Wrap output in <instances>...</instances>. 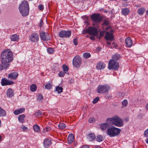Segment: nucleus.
Here are the masks:
<instances>
[{
	"label": "nucleus",
	"mask_w": 148,
	"mask_h": 148,
	"mask_svg": "<svg viewBox=\"0 0 148 148\" xmlns=\"http://www.w3.org/2000/svg\"><path fill=\"white\" fill-rule=\"evenodd\" d=\"M12 60V53L10 50L7 49L3 51L1 54L2 63L0 65V71L8 68Z\"/></svg>",
	"instance_id": "f257e3e1"
},
{
	"label": "nucleus",
	"mask_w": 148,
	"mask_h": 148,
	"mask_svg": "<svg viewBox=\"0 0 148 148\" xmlns=\"http://www.w3.org/2000/svg\"><path fill=\"white\" fill-rule=\"evenodd\" d=\"M19 9L22 16H27L29 11V5L27 1L25 0L22 1L19 6Z\"/></svg>",
	"instance_id": "f03ea898"
},
{
	"label": "nucleus",
	"mask_w": 148,
	"mask_h": 148,
	"mask_svg": "<svg viewBox=\"0 0 148 148\" xmlns=\"http://www.w3.org/2000/svg\"><path fill=\"white\" fill-rule=\"evenodd\" d=\"M109 122H111L112 124L119 127H121L123 125V120L117 116L108 118L106 120V122L109 123Z\"/></svg>",
	"instance_id": "7ed1b4c3"
},
{
	"label": "nucleus",
	"mask_w": 148,
	"mask_h": 148,
	"mask_svg": "<svg viewBox=\"0 0 148 148\" xmlns=\"http://www.w3.org/2000/svg\"><path fill=\"white\" fill-rule=\"evenodd\" d=\"M120 129L112 126L108 128L106 131L107 135L112 137L118 135L121 132Z\"/></svg>",
	"instance_id": "20e7f679"
},
{
	"label": "nucleus",
	"mask_w": 148,
	"mask_h": 148,
	"mask_svg": "<svg viewBox=\"0 0 148 148\" xmlns=\"http://www.w3.org/2000/svg\"><path fill=\"white\" fill-rule=\"evenodd\" d=\"M119 67V64L118 62L115 61L114 60L111 59L108 62V68L109 69H113L117 70Z\"/></svg>",
	"instance_id": "39448f33"
},
{
	"label": "nucleus",
	"mask_w": 148,
	"mask_h": 148,
	"mask_svg": "<svg viewBox=\"0 0 148 148\" xmlns=\"http://www.w3.org/2000/svg\"><path fill=\"white\" fill-rule=\"evenodd\" d=\"M82 63L81 58L78 56H76L73 58V66L77 68H79Z\"/></svg>",
	"instance_id": "423d86ee"
},
{
	"label": "nucleus",
	"mask_w": 148,
	"mask_h": 148,
	"mask_svg": "<svg viewBox=\"0 0 148 148\" xmlns=\"http://www.w3.org/2000/svg\"><path fill=\"white\" fill-rule=\"evenodd\" d=\"M110 87L107 85H99L97 88V92L99 93H103L107 92L110 89Z\"/></svg>",
	"instance_id": "0eeeda50"
},
{
	"label": "nucleus",
	"mask_w": 148,
	"mask_h": 148,
	"mask_svg": "<svg viewBox=\"0 0 148 148\" xmlns=\"http://www.w3.org/2000/svg\"><path fill=\"white\" fill-rule=\"evenodd\" d=\"M91 18L94 23H99L102 20L99 14H93L91 16Z\"/></svg>",
	"instance_id": "6e6552de"
},
{
	"label": "nucleus",
	"mask_w": 148,
	"mask_h": 148,
	"mask_svg": "<svg viewBox=\"0 0 148 148\" xmlns=\"http://www.w3.org/2000/svg\"><path fill=\"white\" fill-rule=\"evenodd\" d=\"M88 34L93 36H96L98 34V32L97 29L95 27H88Z\"/></svg>",
	"instance_id": "1a4fd4ad"
},
{
	"label": "nucleus",
	"mask_w": 148,
	"mask_h": 148,
	"mask_svg": "<svg viewBox=\"0 0 148 148\" xmlns=\"http://www.w3.org/2000/svg\"><path fill=\"white\" fill-rule=\"evenodd\" d=\"M71 35V32L70 31L62 30L59 34L60 37H69Z\"/></svg>",
	"instance_id": "9d476101"
},
{
	"label": "nucleus",
	"mask_w": 148,
	"mask_h": 148,
	"mask_svg": "<svg viewBox=\"0 0 148 148\" xmlns=\"http://www.w3.org/2000/svg\"><path fill=\"white\" fill-rule=\"evenodd\" d=\"M14 83V82L13 81L10 80L5 78L2 79L1 82V84L2 86L10 85Z\"/></svg>",
	"instance_id": "9b49d317"
},
{
	"label": "nucleus",
	"mask_w": 148,
	"mask_h": 148,
	"mask_svg": "<svg viewBox=\"0 0 148 148\" xmlns=\"http://www.w3.org/2000/svg\"><path fill=\"white\" fill-rule=\"evenodd\" d=\"M18 74L16 72H14L9 74L8 75V77L11 80H15L16 79L18 76Z\"/></svg>",
	"instance_id": "f8f14e48"
},
{
	"label": "nucleus",
	"mask_w": 148,
	"mask_h": 148,
	"mask_svg": "<svg viewBox=\"0 0 148 148\" xmlns=\"http://www.w3.org/2000/svg\"><path fill=\"white\" fill-rule=\"evenodd\" d=\"M43 144L45 147L48 148L51 144V140L50 139H47L44 140Z\"/></svg>",
	"instance_id": "ddd939ff"
},
{
	"label": "nucleus",
	"mask_w": 148,
	"mask_h": 148,
	"mask_svg": "<svg viewBox=\"0 0 148 148\" xmlns=\"http://www.w3.org/2000/svg\"><path fill=\"white\" fill-rule=\"evenodd\" d=\"M105 64L103 63L99 62L97 64V69L98 70L103 69L105 68Z\"/></svg>",
	"instance_id": "4468645a"
},
{
	"label": "nucleus",
	"mask_w": 148,
	"mask_h": 148,
	"mask_svg": "<svg viewBox=\"0 0 148 148\" xmlns=\"http://www.w3.org/2000/svg\"><path fill=\"white\" fill-rule=\"evenodd\" d=\"M74 137L73 134L72 133L70 134L68 138V141L69 143H72L74 140Z\"/></svg>",
	"instance_id": "2eb2a0df"
},
{
	"label": "nucleus",
	"mask_w": 148,
	"mask_h": 148,
	"mask_svg": "<svg viewBox=\"0 0 148 148\" xmlns=\"http://www.w3.org/2000/svg\"><path fill=\"white\" fill-rule=\"evenodd\" d=\"M6 94L7 96L9 97H11L14 95V92L12 89L11 88H9L7 91Z\"/></svg>",
	"instance_id": "dca6fc26"
},
{
	"label": "nucleus",
	"mask_w": 148,
	"mask_h": 148,
	"mask_svg": "<svg viewBox=\"0 0 148 148\" xmlns=\"http://www.w3.org/2000/svg\"><path fill=\"white\" fill-rule=\"evenodd\" d=\"M125 41L126 44L128 47H130L132 46V42L130 38H126Z\"/></svg>",
	"instance_id": "f3484780"
},
{
	"label": "nucleus",
	"mask_w": 148,
	"mask_h": 148,
	"mask_svg": "<svg viewBox=\"0 0 148 148\" xmlns=\"http://www.w3.org/2000/svg\"><path fill=\"white\" fill-rule=\"evenodd\" d=\"M109 126V124L106 123L101 124L100 125V128L102 131L105 130Z\"/></svg>",
	"instance_id": "a211bd4d"
},
{
	"label": "nucleus",
	"mask_w": 148,
	"mask_h": 148,
	"mask_svg": "<svg viewBox=\"0 0 148 148\" xmlns=\"http://www.w3.org/2000/svg\"><path fill=\"white\" fill-rule=\"evenodd\" d=\"M130 10L127 8H123L121 10V13L122 14L125 15H127L130 12Z\"/></svg>",
	"instance_id": "6ab92c4d"
},
{
	"label": "nucleus",
	"mask_w": 148,
	"mask_h": 148,
	"mask_svg": "<svg viewBox=\"0 0 148 148\" xmlns=\"http://www.w3.org/2000/svg\"><path fill=\"white\" fill-rule=\"evenodd\" d=\"M25 110V108H21L19 110H16L14 111V113L16 115H17L22 112H23Z\"/></svg>",
	"instance_id": "aec40b11"
},
{
	"label": "nucleus",
	"mask_w": 148,
	"mask_h": 148,
	"mask_svg": "<svg viewBox=\"0 0 148 148\" xmlns=\"http://www.w3.org/2000/svg\"><path fill=\"white\" fill-rule=\"evenodd\" d=\"M95 136L94 134H90L88 136V138L90 141H92L95 139Z\"/></svg>",
	"instance_id": "412c9836"
},
{
	"label": "nucleus",
	"mask_w": 148,
	"mask_h": 148,
	"mask_svg": "<svg viewBox=\"0 0 148 148\" xmlns=\"http://www.w3.org/2000/svg\"><path fill=\"white\" fill-rule=\"evenodd\" d=\"M121 58V56L119 54L116 53L112 56V58L114 60L117 61Z\"/></svg>",
	"instance_id": "4be33fe9"
},
{
	"label": "nucleus",
	"mask_w": 148,
	"mask_h": 148,
	"mask_svg": "<svg viewBox=\"0 0 148 148\" xmlns=\"http://www.w3.org/2000/svg\"><path fill=\"white\" fill-rule=\"evenodd\" d=\"M25 116L24 114L20 115L18 117V120L19 122L21 123H23L25 122L24 118Z\"/></svg>",
	"instance_id": "5701e85b"
},
{
	"label": "nucleus",
	"mask_w": 148,
	"mask_h": 148,
	"mask_svg": "<svg viewBox=\"0 0 148 148\" xmlns=\"http://www.w3.org/2000/svg\"><path fill=\"white\" fill-rule=\"evenodd\" d=\"M145 11V9L144 8H141L138 10V13L139 15H142Z\"/></svg>",
	"instance_id": "b1692460"
},
{
	"label": "nucleus",
	"mask_w": 148,
	"mask_h": 148,
	"mask_svg": "<svg viewBox=\"0 0 148 148\" xmlns=\"http://www.w3.org/2000/svg\"><path fill=\"white\" fill-rule=\"evenodd\" d=\"M106 41L107 44L108 45H110L111 44V42L110 41H112L114 40V38H104Z\"/></svg>",
	"instance_id": "393cba45"
},
{
	"label": "nucleus",
	"mask_w": 148,
	"mask_h": 148,
	"mask_svg": "<svg viewBox=\"0 0 148 148\" xmlns=\"http://www.w3.org/2000/svg\"><path fill=\"white\" fill-rule=\"evenodd\" d=\"M6 115V113L5 111L2 109L0 107V117H3L5 116Z\"/></svg>",
	"instance_id": "a878e982"
},
{
	"label": "nucleus",
	"mask_w": 148,
	"mask_h": 148,
	"mask_svg": "<svg viewBox=\"0 0 148 148\" xmlns=\"http://www.w3.org/2000/svg\"><path fill=\"white\" fill-rule=\"evenodd\" d=\"M103 138L101 135L97 136L96 138V140L98 142H101L103 140Z\"/></svg>",
	"instance_id": "bb28decb"
},
{
	"label": "nucleus",
	"mask_w": 148,
	"mask_h": 148,
	"mask_svg": "<svg viewBox=\"0 0 148 148\" xmlns=\"http://www.w3.org/2000/svg\"><path fill=\"white\" fill-rule=\"evenodd\" d=\"M36 88L37 87L36 85L35 84H33L30 86V90L32 92L35 91L36 90Z\"/></svg>",
	"instance_id": "cd10ccee"
},
{
	"label": "nucleus",
	"mask_w": 148,
	"mask_h": 148,
	"mask_svg": "<svg viewBox=\"0 0 148 148\" xmlns=\"http://www.w3.org/2000/svg\"><path fill=\"white\" fill-rule=\"evenodd\" d=\"M58 126L60 129L62 130L65 128L66 125L64 123H62L59 124Z\"/></svg>",
	"instance_id": "c85d7f7f"
},
{
	"label": "nucleus",
	"mask_w": 148,
	"mask_h": 148,
	"mask_svg": "<svg viewBox=\"0 0 148 148\" xmlns=\"http://www.w3.org/2000/svg\"><path fill=\"white\" fill-rule=\"evenodd\" d=\"M40 37H47L49 36V34L48 33H45L43 32H41L40 34Z\"/></svg>",
	"instance_id": "c756f323"
},
{
	"label": "nucleus",
	"mask_w": 148,
	"mask_h": 148,
	"mask_svg": "<svg viewBox=\"0 0 148 148\" xmlns=\"http://www.w3.org/2000/svg\"><path fill=\"white\" fill-rule=\"evenodd\" d=\"M90 54L88 52H85L83 54L84 57L86 59H87L90 57Z\"/></svg>",
	"instance_id": "7c9ffc66"
},
{
	"label": "nucleus",
	"mask_w": 148,
	"mask_h": 148,
	"mask_svg": "<svg viewBox=\"0 0 148 148\" xmlns=\"http://www.w3.org/2000/svg\"><path fill=\"white\" fill-rule=\"evenodd\" d=\"M33 129L36 132H38L40 130V127L37 125H34Z\"/></svg>",
	"instance_id": "2f4dec72"
},
{
	"label": "nucleus",
	"mask_w": 148,
	"mask_h": 148,
	"mask_svg": "<svg viewBox=\"0 0 148 148\" xmlns=\"http://www.w3.org/2000/svg\"><path fill=\"white\" fill-rule=\"evenodd\" d=\"M56 88V91L58 92V93H60L62 92L63 89L62 87L59 86H57Z\"/></svg>",
	"instance_id": "473e14b6"
},
{
	"label": "nucleus",
	"mask_w": 148,
	"mask_h": 148,
	"mask_svg": "<svg viewBox=\"0 0 148 148\" xmlns=\"http://www.w3.org/2000/svg\"><path fill=\"white\" fill-rule=\"evenodd\" d=\"M47 51L48 53L49 54H52L54 51V49L51 47L47 49Z\"/></svg>",
	"instance_id": "72a5a7b5"
},
{
	"label": "nucleus",
	"mask_w": 148,
	"mask_h": 148,
	"mask_svg": "<svg viewBox=\"0 0 148 148\" xmlns=\"http://www.w3.org/2000/svg\"><path fill=\"white\" fill-rule=\"evenodd\" d=\"M21 128L23 132H26L28 130V128L23 125L21 126Z\"/></svg>",
	"instance_id": "f704fd0d"
},
{
	"label": "nucleus",
	"mask_w": 148,
	"mask_h": 148,
	"mask_svg": "<svg viewBox=\"0 0 148 148\" xmlns=\"http://www.w3.org/2000/svg\"><path fill=\"white\" fill-rule=\"evenodd\" d=\"M52 85L51 83H48L46 84L45 86V88L46 89H50L52 88Z\"/></svg>",
	"instance_id": "c9c22d12"
},
{
	"label": "nucleus",
	"mask_w": 148,
	"mask_h": 148,
	"mask_svg": "<svg viewBox=\"0 0 148 148\" xmlns=\"http://www.w3.org/2000/svg\"><path fill=\"white\" fill-rule=\"evenodd\" d=\"M38 38H29V40L32 42H36L38 40Z\"/></svg>",
	"instance_id": "e433bc0d"
},
{
	"label": "nucleus",
	"mask_w": 148,
	"mask_h": 148,
	"mask_svg": "<svg viewBox=\"0 0 148 148\" xmlns=\"http://www.w3.org/2000/svg\"><path fill=\"white\" fill-rule=\"evenodd\" d=\"M43 98L42 95L41 94H39L37 96V100L40 101L43 99Z\"/></svg>",
	"instance_id": "4c0bfd02"
},
{
	"label": "nucleus",
	"mask_w": 148,
	"mask_h": 148,
	"mask_svg": "<svg viewBox=\"0 0 148 148\" xmlns=\"http://www.w3.org/2000/svg\"><path fill=\"white\" fill-rule=\"evenodd\" d=\"M127 100H124L122 102V105L123 107H125L127 105Z\"/></svg>",
	"instance_id": "58836bf2"
},
{
	"label": "nucleus",
	"mask_w": 148,
	"mask_h": 148,
	"mask_svg": "<svg viewBox=\"0 0 148 148\" xmlns=\"http://www.w3.org/2000/svg\"><path fill=\"white\" fill-rule=\"evenodd\" d=\"M105 37H113L112 34L109 32H107L106 33V35Z\"/></svg>",
	"instance_id": "ea45409f"
},
{
	"label": "nucleus",
	"mask_w": 148,
	"mask_h": 148,
	"mask_svg": "<svg viewBox=\"0 0 148 148\" xmlns=\"http://www.w3.org/2000/svg\"><path fill=\"white\" fill-rule=\"evenodd\" d=\"M89 122L91 123H93L95 121V119L94 117H91L88 120Z\"/></svg>",
	"instance_id": "a19ab883"
},
{
	"label": "nucleus",
	"mask_w": 148,
	"mask_h": 148,
	"mask_svg": "<svg viewBox=\"0 0 148 148\" xmlns=\"http://www.w3.org/2000/svg\"><path fill=\"white\" fill-rule=\"evenodd\" d=\"M144 135L145 137L146 138L148 137V129L145 130L144 133Z\"/></svg>",
	"instance_id": "79ce46f5"
},
{
	"label": "nucleus",
	"mask_w": 148,
	"mask_h": 148,
	"mask_svg": "<svg viewBox=\"0 0 148 148\" xmlns=\"http://www.w3.org/2000/svg\"><path fill=\"white\" fill-rule=\"evenodd\" d=\"M42 114L41 112V111H38V112H36L35 113V114L37 116H41L42 115Z\"/></svg>",
	"instance_id": "37998d69"
},
{
	"label": "nucleus",
	"mask_w": 148,
	"mask_h": 148,
	"mask_svg": "<svg viewBox=\"0 0 148 148\" xmlns=\"http://www.w3.org/2000/svg\"><path fill=\"white\" fill-rule=\"evenodd\" d=\"M99 97H97L95 98L93 101V103L95 104L97 103L99 101Z\"/></svg>",
	"instance_id": "c03bdc74"
},
{
	"label": "nucleus",
	"mask_w": 148,
	"mask_h": 148,
	"mask_svg": "<svg viewBox=\"0 0 148 148\" xmlns=\"http://www.w3.org/2000/svg\"><path fill=\"white\" fill-rule=\"evenodd\" d=\"M63 70L64 72L67 71L68 70V67L66 66H63Z\"/></svg>",
	"instance_id": "a18cd8bd"
},
{
	"label": "nucleus",
	"mask_w": 148,
	"mask_h": 148,
	"mask_svg": "<svg viewBox=\"0 0 148 148\" xmlns=\"http://www.w3.org/2000/svg\"><path fill=\"white\" fill-rule=\"evenodd\" d=\"M65 73L66 72L64 73V72H60L59 73V76L60 77H63L64 76Z\"/></svg>",
	"instance_id": "49530a36"
},
{
	"label": "nucleus",
	"mask_w": 148,
	"mask_h": 148,
	"mask_svg": "<svg viewBox=\"0 0 148 148\" xmlns=\"http://www.w3.org/2000/svg\"><path fill=\"white\" fill-rule=\"evenodd\" d=\"M19 38H10L11 40L14 41H18Z\"/></svg>",
	"instance_id": "de8ad7c7"
},
{
	"label": "nucleus",
	"mask_w": 148,
	"mask_h": 148,
	"mask_svg": "<svg viewBox=\"0 0 148 148\" xmlns=\"http://www.w3.org/2000/svg\"><path fill=\"white\" fill-rule=\"evenodd\" d=\"M38 8L40 10H42L44 9V6L42 5H40L38 6Z\"/></svg>",
	"instance_id": "09e8293b"
},
{
	"label": "nucleus",
	"mask_w": 148,
	"mask_h": 148,
	"mask_svg": "<svg viewBox=\"0 0 148 148\" xmlns=\"http://www.w3.org/2000/svg\"><path fill=\"white\" fill-rule=\"evenodd\" d=\"M108 24H109L108 22L107 21L105 20L104 21L103 23V24L102 25L103 26H104V25L106 26V25H108Z\"/></svg>",
	"instance_id": "8fccbe9b"
},
{
	"label": "nucleus",
	"mask_w": 148,
	"mask_h": 148,
	"mask_svg": "<svg viewBox=\"0 0 148 148\" xmlns=\"http://www.w3.org/2000/svg\"><path fill=\"white\" fill-rule=\"evenodd\" d=\"M73 42L75 45H77V39L76 38H75L73 39Z\"/></svg>",
	"instance_id": "3c124183"
},
{
	"label": "nucleus",
	"mask_w": 148,
	"mask_h": 148,
	"mask_svg": "<svg viewBox=\"0 0 148 148\" xmlns=\"http://www.w3.org/2000/svg\"><path fill=\"white\" fill-rule=\"evenodd\" d=\"M82 33L84 34H86L87 33L88 34V28L86 29H84L83 30Z\"/></svg>",
	"instance_id": "603ef678"
},
{
	"label": "nucleus",
	"mask_w": 148,
	"mask_h": 148,
	"mask_svg": "<svg viewBox=\"0 0 148 148\" xmlns=\"http://www.w3.org/2000/svg\"><path fill=\"white\" fill-rule=\"evenodd\" d=\"M41 40L43 41H46L50 40L49 38H40Z\"/></svg>",
	"instance_id": "864d4df0"
},
{
	"label": "nucleus",
	"mask_w": 148,
	"mask_h": 148,
	"mask_svg": "<svg viewBox=\"0 0 148 148\" xmlns=\"http://www.w3.org/2000/svg\"><path fill=\"white\" fill-rule=\"evenodd\" d=\"M38 35L36 33H34L32 34L31 37H38Z\"/></svg>",
	"instance_id": "5fc2aeb1"
},
{
	"label": "nucleus",
	"mask_w": 148,
	"mask_h": 148,
	"mask_svg": "<svg viewBox=\"0 0 148 148\" xmlns=\"http://www.w3.org/2000/svg\"><path fill=\"white\" fill-rule=\"evenodd\" d=\"M45 130L47 132L49 131H50L51 129L50 127H45Z\"/></svg>",
	"instance_id": "6e6d98bb"
},
{
	"label": "nucleus",
	"mask_w": 148,
	"mask_h": 148,
	"mask_svg": "<svg viewBox=\"0 0 148 148\" xmlns=\"http://www.w3.org/2000/svg\"><path fill=\"white\" fill-rule=\"evenodd\" d=\"M105 33V31H101L100 32V34L101 36H103Z\"/></svg>",
	"instance_id": "4d7b16f0"
},
{
	"label": "nucleus",
	"mask_w": 148,
	"mask_h": 148,
	"mask_svg": "<svg viewBox=\"0 0 148 148\" xmlns=\"http://www.w3.org/2000/svg\"><path fill=\"white\" fill-rule=\"evenodd\" d=\"M43 21H42V20H41L40 21V27H41L43 25Z\"/></svg>",
	"instance_id": "13d9d810"
},
{
	"label": "nucleus",
	"mask_w": 148,
	"mask_h": 148,
	"mask_svg": "<svg viewBox=\"0 0 148 148\" xmlns=\"http://www.w3.org/2000/svg\"><path fill=\"white\" fill-rule=\"evenodd\" d=\"M81 148H89V147L87 145H84L82 146Z\"/></svg>",
	"instance_id": "bf43d9fd"
},
{
	"label": "nucleus",
	"mask_w": 148,
	"mask_h": 148,
	"mask_svg": "<svg viewBox=\"0 0 148 148\" xmlns=\"http://www.w3.org/2000/svg\"><path fill=\"white\" fill-rule=\"evenodd\" d=\"M12 37H18V36H18L16 34H14L12 35Z\"/></svg>",
	"instance_id": "052dcab7"
},
{
	"label": "nucleus",
	"mask_w": 148,
	"mask_h": 148,
	"mask_svg": "<svg viewBox=\"0 0 148 148\" xmlns=\"http://www.w3.org/2000/svg\"><path fill=\"white\" fill-rule=\"evenodd\" d=\"M90 39L92 40H95V38H90Z\"/></svg>",
	"instance_id": "680f3d73"
},
{
	"label": "nucleus",
	"mask_w": 148,
	"mask_h": 148,
	"mask_svg": "<svg viewBox=\"0 0 148 148\" xmlns=\"http://www.w3.org/2000/svg\"><path fill=\"white\" fill-rule=\"evenodd\" d=\"M112 45H113L114 47H116V44H115V43L114 42H113L112 43Z\"/></svg>",
	"instance_id": "e2e57ef3"
},
{
	"label": "nucleus",
	"mask_w": 148,
	"mask_h": 148,
	"mask_svg": "<svg viewBox=\"0 0 148 148\" xmlns=\"http://www.w3.org/2000/svg\"><path fill=\"white\" fill-rule=\"evenodd\" d=\"M146 108L147 110H148V103L147 104L146 106Z\"/></svg>",
	"instance_id": "0e129e2a"
},
{
	"label": "nucleus",
	"mask_w": 148,
	"mask_h": 148,
	"mask_svg": "<svg viewBox=\"0 0 148 148\" xmlns=\"http://www.w3.org/2000/svg\"><path fill=\"white\" fill-rule=\"evenodd\" d=\"M2 137L1 135H0V142L2 140Z\"/></svg>",
	"instance_id": "69168bd1"
},
{
	"label": "nucleus",
	"mask_w": 148,
	"mask_h": 148,
	"mask_svg": "<svg viewBox=\"0 0 148 148\" xmlns=\"http://www.w3.org/2000/svg\"><path fill=\"white\" fill-rule=\"evenodd\" d=\"M47 132V131H46V130H45V128L43 129V132Z\"/></svg>",
	"instance_id": "338daca9"
},
{
	"label": "nucleus",
	"mask_w": 148,
	"mask_h": 148,
	"mask_svg": "<svg viewBox=\"0 0 148 148\" xmlns=\"http://www.w3.org/2000/svg\"><path fill=\"white\" fill-rule=\"evenodd\" d=\"M146 142L148 144V138L146 139Z\"/></svg>",
	"instance_id": "774afa93"
}]
</instances>
